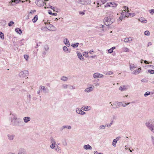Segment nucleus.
Segmentation results:
<instances>
[{
    "instance_id": "41",
    "label": "nucleus",
    "mask_w": 154,
    "mask_h": 154,
    "mask_svg": "<svg viewBox=\"0 0 154 154\" xmlns=\"http://www.w3.org/2000/svg\"><path fill=\"white\" fill-rule=\"evenodd\" d=\"M139 20L142 22H143L144 21H146V20H144V18L143 17H141L139 19Z\"/></svg>"
},
{
    "instance_id": "13",
    "label": "nucleus",
    "mask_w": 154,
    "mask_h": 154,
    "mask_svg": "<svg viewBox=\"0 0 154 154\" xmlns=\"http://www.w3.org/2000/svg\"><path fill=\"white\" fill-rule=\"evenodd\" d=\"M141 71V68H140L138 69L134 70L132 72V74H133L137 75L140 73Z\"/></svg>"
},
{
    "instance_id": "47",
    "label": "nucleus",
    "mask_w": 154,
    "mask_h": 154,
    "mask_svg": "<svg viewBox=\"0 0 154 154\" xmlns=\"http://www.w3.org/2000/svg\"><path fill=\"white\" fill-rule=\"evenodd\" d=\"M44 48L46 51H47L49 49V47L47 45H45L44 47Z\"/></svg>"
},
{
    "instance_id": "37",
    "label": "nucleus",
    "mask_w": 154,
    "mask_h": 154,
    "mask_svg": "<svg viewBox=\"0 0 154 154\" xmlns=\"http://www.w3.org/2000/svg\"><path fill=\"white\" fill-rule=\"evenodd\" d=\"M64 128H67L69 129H70L72 128V127L70 125H63Z\"/></svg>"
},
{
    "instance_id": "25",
    "label": "nucleus",
    "mask_w": 154,
    "mask_h": 154,
    "mask_svg": "<svg viewBox=\"0 0 154 154\" xmlns=\"http://www.w3.org/2000/svg\"><path fill=\"white\" fill-rule=\"evenodd\" d=\"M109 3L111 5V6L112 7H116L118 5V4H117L115 3L114 2H109Z\"/></svg>"
},
{
    "instance_id": "29",
    "label": "nucleus",
    "mask_w": 154,
    "mask_h": 154,
    "mask_svg": "<svg viewBox=\"0 0 154 154\" xmlns=\"http://www.w3.org/2000/svg\"><path fill=\"white\" fill-rule=\"evenodd\" d=\"M85 4H90L91 3V0H84Z\"/></svg>"
},
{
    "instance_id": "45",
    "label": "nucleus",
    "mask_w": 154,
    "mask_h": 154,
    "mask_svg": "<svg viewBox=\"0 0 154 154\" xmlns=\"http://www.w3.org/2000/svg\"><path fill=\"white\" fill-rule=\"evenodd\" d=\"M144 34L146 35H150V32L148 31H146L144 32Z\"/></svg>"
},
{
    "instance_id": "64",
    "label": "nucleus",
    "mask_w": 154,
    "mask_h": 154,
    "mask_svg": "<svg viewBox=\"0 0 154 154\" xmlns=\"http://www.w3.org/2000/svg\"><path fill=\"white\" fill-rule=\"evenodd\" d=\"M24 57L26 60L28 58V56L27 55H24Z\"/></svg>"
},
{
    "instance_id": "54",
    "label": "nucleus",
    "mask_w": 154,
    "mask_h": 154,
    "mask_svg": "<svg viewBox=\"0 0 154 154\" xmlns=\"http://www.w3.org/2000/svg\"><path fill=\"white\" fill-rule=\"evenodd\" d=\"M63 144L64 146H66L67 145V143L65 140H64L63 142Z\"/></svg>"
},
{
    "instance_id": "7",
    "label": "nucleus",
    "mask_w": 154,
    "mask_h": 154,
    "mask_svg": "<svg viewBox=\"0 0 154 154\" xmlns=\"http://www.w3.org/2000/svg\"><path fill=\"white\" fill-rule=\"evenodd\" d=\"M35 3L39 6H43L44 5V3L43 1L42 0H37L36 1Z\"/></svg>"
},
{
    "instance_id": "10",
    "label": "nucleus",
    "mask_w": 154,
    "mask_h": 154,
    "mask_svg": "<svg viewBox=\"0 0 154 154\" xmlns=\"http://www.w3.org/2000/svg\"><path fill=\"white\" fill-rule=\"evenodd\" d=\"M76 112L77 113L82 115H84L85 113V112L82 111L81 109L78 108L76 109Z\"/></svg>"
},
{
    "instance_id": "56",
    "label": "nucleus",
    "mask_w": 154,
    "mask_h": 154,
    "mask_svg": "<svg viewBox=\"0 0 154 154\" xmlns=\"http://www.w3.org/2000/svg\"><path fill=\"white\" fill-rule=\"evenodd\" d=\"M71 46L73 48H75L78 47V45H76V44H72L71 45Z\"/></svg>"
},
{
    "instance_id": "4",
    "label": "nucleus",
    "mask_w": 154,
    "mask_h": 154,
    "mask_svg": "<svg viewBox=\"0 0 154 154\" xmlns=\"http://www.w3.org/2000/svg\"><path fill=\"white\" fill-rule=\"evenodd\" d=\"M29 74V72L27 70H25L22 71L19 73V76L21 77H24L27 76Z\"/></svg>"
},
{
    "instance_id": "62",
    "label": "nucleus",
    "mask_w": 154,
    "mask_h": 154,
    "mask_svg": "<svg viewBox=\"0 0 154 154\" xmlns=\"http://www.w3.org/2000/svg\"><path fill=\"white\" fill-rule=\"evenodd\" d=\"M64 127L63 126L61 128H60V131H62L64 129Z\"/></svg>"
},
{
    "instance_id": "9",
    "label": "nucleus",
    "mask_w": 154,
    "mask_h": 154,
    "mask_svg": "<svg viewBox=\"0 0 154 154\" xmlns=\"http://www.w3.org/2000/svg\"><path fill=\"white\" fill-rule=\"evenodd\" d=\"M11 115V116L10 118L11 119V122H12V120H16L17 119V115L15 114H10Z\"/></svg>"
},
{
    "instance_id": "52",
    "label": "nucleus",
    "mask_w": 154,
    "mask_h": 154,
    "mask_svg": "<svg viewBox=\"0 0 154 154\" xmlns=\"http://www.w3.org/2000/svg\"><path fill=\"white\" fill-rule=\"evenodd\" d=\"M124 9L126 11V10L127 11V12L128 13V12H129V10L128 7L127 6H125L124 7Z\"/></svg>"
},
{
    "instance_id": "42",
    "label": "nucleus",
    "mask_w": 154,
    "mask_h": 154,
    "mask_svg": "<svg viewBox=\"0 0 154 154\" xmlns=\"http://www.w3.org/2000/svg\"><path fill=\"white\" fill-rule=\"evenodd\" d=\"M150 94V93L149 91L146 92L144 94V96L145 97L147 96L148 95Z\"/></svg>"
},
{
    "instance_id": "35",
    "label": "nucleus",
    "mask_w": 154,
    "mask_h": 154,
    "mask_svg": "<svg viewBox=\"0 0 154 154\" xmlns=\"http://www.w3.org/2000/svg\"><path fill=\"white\" fill-rule=\"evenodd\" d=\"M77 2L81 4L85 5V3L84 2V0H78L77 1Z\"/></svg>"
},
{
    "instance_id": "30",
    "label": "nucleus",
    "mask_w": 154,
    "mask_h": 154,
    "mask_svg": "<svg viewBox=\"0 0 154 154\" xmlns=\"http://www.w3.org/2000/svg\"><path fill=\"white\" fill-rule=\"evenodd\" d=\"M117 141V140L116 139H114L113 140L112 143V145L114 146L115 147L116 146V143Z\"/></svg>"
},
{
    "instance_id": "1",
    "label": "nucleus",
    "mask_w": 154,
    "mask_h": 154,
    "mask_svg": "<svg viewBox=\"0 0 154 154\" xmlns=\"http://www.w3.org/2000/svg\"><path fill=\"white\" fill-rule=\"evenodd\" d=\"M11 123L13 126H17L23 127L24 125L23 122L21 119L20 118H17L14 121L12 120Z\"/></svg>"
},
{
    "instance_id": "22",
    "label": "nucleus",
    "mask_w": 154,
    "mask_h": 154,
    "mask_svg": "<svg viewBox=\"0 0 154 154\" xmlns=\"http://www.w3.org/2000/svg\"><path fill=\"white\" fill-rule=\"evenodd\" d=\"M24 40L22 39L21 40L18 41V45L20 46H22L24 45Z\"/></svg>"
},
{
    "instance_id": "18",
    "label": "nucleus",
    "mask_w": 154,
    "mask_h": 154,
    "mask_svg": "<svg viewBox=\"0 0 154 154\" xmlns=\"http://www.w3.org/2000/svg\"><path fill=\"white\" fill-rule=\"evenodd\" d=\"M54 149L57 152L60 153H61V150L60 148L57 145V147H56Z\"/></svg>"
},
{
    "instance_id": "28",
    "label": "nucleus",
    "mask_w": 154,
    "mask_h": 154,
    "mask_svg": "<svg viewBox=\"0 0 154 154\" xmlns=\"http://www.w3.org/2000/svg\"><path fill=\"white\" fill-rule=\"evenodd\" d=\"M56 144L52 143L50 145V147L52 149H54L56 147V145L57 146Z\"/></svg>"
},
{
    "instance_id": "55",
    "label": "nucleus",
    "mask_w": 154,
    "mask_h": 154,
    "mask_svg": "<svg viewBox=\"0 0 154 154\" xmlns=\"http://www.w3.org/2000/svg\"><path fill=\"white\" fill-rule=\"evenodd\" d=\"M113 50H112L111 48L108 50V52L109 53H112L113 52Z\"/></svg>"
},
{
    "instance_id": "23",
    "label": "nucleus",
    "mask_w": 154,
    "mask_h": 154,
    "mask_svg": "<svg viewBox=\"0 0 154 154\" xmlns=\"http://www.w3.org/2000/svg\"><path fill=\"white\" fill-rule=\"evenodd\" d=\"M100 73L97 72L95 73L93 75V77L94 78H99L100 76Z\"/></svg>"
},
{
    "instance_id": "20",
    "label": "nucleus",
    "mask_w": 154,
    "mask_h": 154,
    "mask_svg": "<svg viewBox=\"0 0 154 154\" xmlns=\"http://www.w3.org/2000/svg\"><path fill=\"white\" fill-rule=\"evenodd\" d=\"M15 31L17 33L19 34H20L22 33V31L19 28H17L15 29Z\"/></svg>"
},
{
    "instance_id": "32",
    "label": "nucleus",
    "mask_w": 154,
    "mask_h": 154,
    "mask_svg": "<svg viewBox=\"0 0 154 154\" xmlns=\"http://www.w3.org/2000/svg\"><path fill=\"white\" fill-rule=\"evenodd\" d=\"M69 86V85H67L66 84H63L62 85V88L63 89H67L68 88Z\"/></svg>"
},
{
    "instance_id": "49",
    "label": "nucleus",
    "mask_w": 154,
    "mask_h": 154,
    "mask_svg": "<svg viewBox=\"0 0 154 154\" xmlns=\"http://www.w3.org/2000/svg\"><path fill=\"white\" fill-rule=\"evenodd\" d=\"M14 23L13 21H10V23H8V25L9 26H12V24H13Z\"/></svg>"
},
{
    "instance_id": "19",
    "label": "nucleus",
    "mask_w": 154,
    "mask_h": 154,
    "mask_svg": "<svg viewBox=\"0 0 154 154\" xmlns=\"http://www.w3.org/2000/svg\"><path fill=\"white\" fill-rule=\"evenodd\" d=\"M63 50L66 53H69L70 52V51H69L68 48L66 46L63 47Z\"/></svg>"
},
{
    "instance_id": "31",
    "label": "nucleus",
    "mask_w": 154,
    "mask_h": 154,
    "mask_svg": "<svg viewBox=\"0 0 154 154\" xmlns=\"http://www.w3.org/2000/svg\"><path fill=\"white\" fill-rule=\"evenodd\" d=\"M50 140L51 142L52 143H56V141L53 138V137H51L50 138Z\"/></svg>"
},
{
    "instance_id": "34",
    "label": "nucleus",
    "mask_w": 154,
    "mask_h": 154,
    "mask_svg": "<svg viewBox=\"0 0 154 154\" xmlns=\"http://www.w3.org/2000/svg\"><path fill=\"white\" fill-rule=\"evenodd\" d=\"M48 13L49 14L52 15L56 16L57 15V14L56 13H52V12L51 11L48 10Z\"/></svg>"
},
{
    "instance_id": "8",
    "label": "nucleus",
    "mask_w": 154,
    "mask_h": 154,
    "mask_svg": "<svg viewBox=\"0 0 154 154\" xmlns=\"http://www.w3.org/2000/svg\"><path fill=\"white\" fill-rule=\"evenodd\" d=\"M94 86L93 85L91 87L87 88L84 91L85 92L89 93L92 91L94 90Z\"/></svg>"
},
{
    "instance_id": "46",
    "label": "nucleus",
    "mask_w": 154,
    "mask_h": 154,
    "mask_svg": "<svg viewBox=\"0 0 154 154\" xmlns=\"http://www.w3.org/2000/svg\"><path fill=\"white\" fill-rule=\"evenodd\" d=\"M148 72L152 74H154V70H152V69L149 70V69L148 70Z\"/></svg>"
},
{
    "instance_id": "40",
    "label": "nucleus",
    "mask_w": 154,
    "mask_h": 154,
    "mask_svg": "<svg viewBox=\"0 0 154 154\" xmlns=\"http://www.w3.org/2000/svg\"><path fill=\"white\" fill-rule=\"evenodd\" d=\"M123 50L124 52H127L129 51V49L127 48H123Z\"/></svg>"
},
{
    "instance_id": "24",
    "label": "nucleus",
    "mask_w": 154,
    "mask_h": 154,
    "mask_svg": "<svg viewBox=\"0 0 154 154\" xmlns=\"http://www.w3.org/2000/svg\"><path fill=\"white\" fill-rule=\"evenodd\" d=\"M38 20V16L37 15L35 16L32 19V21L33 23H35Z\"/></svg>"
},
{
    "instance_id": "26",
    "label": "nucleus",
    "mask_w": 154,
    "mask_h": 154,
    "mask_svg": "<svg viewBox=\"0 0 154 154\" xmlns=\"http://www.w3.org/2000/svg\"><path fill=\"white\" fill-rule=\"evenodd\" d=\"M130 40H131V41L132 40V39H131V37L126 38L125 39L124 42H128Z\"/></svg>"
},
{
    "instance_id": "44",
    "label": "nucleus",
    "mask_w": 154,
    "mask_h": 154,
    "mask_svg": "<svg viewBox=\"0 0 154 154\" xmlns=\"http://www.w3.org/2000/svg\"><path fill=\"white\" fill-rule=\"evenodd\" d=\"M130 102H128V103H125V104H123V103H121L122 104V106L123 107H126L127 105H129V104H130Z\"/></svg>"
},
{
    "instance_id": "15",
    "label": "nucleus",
    "mask_w": 154,
    "mask_h": 154,
    "mask_svg": "<svg viewBox=\"0 0 154 154\" xmlns=\"http://www.w3.org/2000/svg\"><path fill=\"white\" fill-rule=\"evenodd\" d=\"M31 118L29 117H25L23 118V120L24 122L27 123L30 120Z\"/></svg>"
},
{
    "instance_id": "48",
    "label": "nucleus",
    "mask_w": 154,
    "mask_h": 154,
    "mask_svg": "<svg viewBox=\"0 0 154 154\" xmlns=\"http://www.w3.org/2000/svg\"><path fill=\"white\" fill-rule=\"evenodd\" d=\"M111 5L109 3H107L105 5H104V7L105 8L107 7H111Z\"/></svg>"
},
{
    "instance_id": "58",
    "label": "nucleus",
    "mask_w": 154,
    "mask_h": 154,
    "mask_svg": "<svg viewBox=\"0 0 154 154\" xmlns=\"http://www.w3.org/2000/svg\"><path fill=\"white\" fill-rule=\"evenodd\" d=\"M44 21H45V24H47L48 23H50V21L49 20H48L47 22H46L45 20H44Z\"/></svg>"
},
{
    "instance_id": "63",
    "label": "nucleus",
    "mask_w": 154,
    "mask_h": 154,
    "mask_svg": "<svg viewBox=\"0 0 154 154\" xmlns=\"http://www.w3.org/2000/svg\"><path fill=\"white\" fill-rule=\"evenodd\" d=\"M97 5H99L100 6H101V5H102L101 2L100 1V0L99 1L97 2Z\"/></svg>"
},
{
    "instance_id": "61",
    "label": "nucleus",
    "mask_w": 154,
    "mask_h": 154,
    "mask_svg": "<svg viewBox=\"0 0 154 154\" xmlns=\"http://www.w3.org/2000/svg\"><path fill=\"white\" fill-rule=\"evenodd\" d=\"M64 127L63 126L61 128H60V131H62L64 129Z\"/></svg>"
},
{
    "instance_id": "12",
    "label": "nucleus",
    "mask_w": 154,
    "mask_h": 154,
    "mask_svg": "<svg viewBox=\"0 0 154 154\" xmlns=\"http://www.w3.org/2000/svg\"><path fill=\"white\" fill-rule=\"evenodd\" d=\"M119 103H122V102H115L113 103V104H111V105L113 106V108L116 109L118 108L117 104Z\"/></svg>"
},
{
    "instance_id": "2",
    "label": "nucleus",
    "mask_w": 154,
    "mask_h": 154,
    "mask_svg": "<svg viewBox=\"0 0 154 154\" xmlns=\"http://www.w3.org/2000/svg\"><path fill=\"white\" fill-rule=\"evenodd\" d=\"M114 21V19L110 15L105 17L103 20V22L107 26L111 24Z\"/></svg>"
},
{
    "instance_id": "17",
    "label": "nucleus",
    "mask_w": 154,
    "mask_h": 154,
    "mask_svg": "<svg viewBox=\"0 0 154 154\" xmlns=\"http://www.w3.org/2000/svg\"><path fill=\"white\" fill-rule=\"evenodd\" d=\"M83 148L84 149L86 150L90 149L91 150L92 149V147L91 146L87 144L86 145H85L84 146Z\"/></svg>"
},
{
    "instance_id": "36",
    "label": "nucleus",
    "mask_w": 154,
    "mask_h": 154,
    "mask_svg": "<svg viewBox=\"0 0 154 154\" xmlns=\"http://www.w3.org/2000/svg\"><path fill=\"white\" fill-rule=\"evenodd\" d=\"M130 69L132 71L134 69L136 68V67L134 66V64H133L132 65H130Z\"/></svg>"
},
{
    "instance_id": "21",
    "label": "nucleus",
    "mask_w": 154,
    "mask_h": 154,
    "mask_svg": "<svg viewBox=\"0 0 154 154\" xmlns=\"http://www.w3.org/2000/svg\"><path fill=\"white\" fill-rule=\"evenodd\" d=\"M77 55L78 57L79 58L80 60H81L82 59L83 60L84 59V58L83 57V56L81 53L80 52H77Z\"/></svg>"
},
{
    "instance_id": "11",
    "label": "nucleus",
    "mask_w": 154,
    "mask_h": 154,
    "mask_svg": "<svg viewBox=\"0 0 154 154\" xmlns=\"http://www.w3.org/2000/svg\"><path fill=\"white\" fill-rule=\"evenodd\" d=\"M41 89L45 93H48L49 92V90L47 88H45L44 86H41Z\"/></svg>"
},
{
    "instance_id": "39",
    "label": "nucleus",
    "mask_w": 154,
    "mask_h": 154,
    "mask_svg": "<svg viewBox=\"0 0 154 154\" xmlns=\"http://www.w3.org/2000/svg\"><path fill=\"white\" fill-rule=\"evenodd\" d=\"M106 128V126L104 125H101L99 126V129H104Z\"/></svg>"
},
{
    "instance_id": "14",
    "label": "nucleus",
    "mask_w": 154,
    "mask_h": 154,
    "mask_svg": "<svg viewBox=\"0 0 154 154\" xmlns=\"http://www.w3.org/2000/svg\"><path fill=\"white\" fill-rule=\"evenodd\" d=\"M7 136L8 139L9 140H13L15 137V135L14 134H8L7 135Z\"/></svg>"
},
{
    "instance_id": "60",
    "label": "nucleus",
    "mask_w": 154,
    "mask_h": 154,
    "mask_svg": "<svg viewBox=\"0 0 154 154\" xmlns=\"http://www.w3.org/2000/svg\"><path fill=\"white\" fill-rule=\"evenodd\" d=\"M94 154H103V153L101 152H98L97 151H95L94 152Z\"/></svg>"
},
{
    "instance_id": "57",
    "label": "nucleus",
    "mask_w": 154,
    "mask_h": 154,
    "mask_svg": "<svg viewBox=\"0 0 154 154\" xmlns=\"http://www.w3.org/2000/svg\"><path fill=\"white\" fill-rule=\"evenodd\" d=\"M106 127L109 128L111 126L110 124H106L105 125Z\"/></svg>"
},
{
    "instance_id": "53",
    "label": "nucleus",
    "mask_w": 154,
    "mask_h": 154,
    "mask_svg": "<svg viewBox=\"0 0 154 154\" xmlns=\"http://www.w3.org/2000/svg\"><path fill=\"white\" fill-rule=\"evenodd\" d=\"M68 88L71 89H74L75 88V87H74L73 86L71 85H69Z\"/></svg>"
},
{
    "instance_id": "33",
    "label": "nucleus",
    "mask_w": 154,
    "mask_h": 154,
    "mask_svg": "<svg viewBox=\"0 0 154 154\" xmlns=\"http://www.w3.org/2000/svg\"><path fill=\"white\" fill-rule=\"evenodd\" d=\"M88 106H87V107L86 106H82L81 109L83 110L84 111H87V110H89V109H88Z\"/></svg>"
},
{
    "instance_id": "51",
    "label": "nucleus",
    "mask_w": 154,
    "mask_h": 154,
    "mask_svg": "<svg viewBox=\"0 0 154 154\" xmlns=\"http://www.w3.org/2000/svg\"><path fill=\"white\" fill-rule=\"evenodd\" d=\"M141 81L143 82H147L148 80L145 79H143L141 80Z\"/></svg>"
},
{
    "instance_id": "3",
    "label": "nucleus",
    "mask_w": 154,
    "mask_h": 154,
    "mask_svg": "<svg viewBox=\"0 0 154 154\" xmlns=\"http://www.w3.org/2000/svg\"><path fill=\"white\" fill-rule=\"evenodd\" d=\"M146 126L154 133V120H150L145 124Z\"/></svg>"
},
{
    "instance_id": "27",
    "label": "nucleus",
    "mask_w": 154,
    "mask_h": 154,
    "mask_svg": "<svg viewBox=\"0 0 154 154\" xmlns=\"http://www.w3.org/2000/svg\"><path fill=\"white\" fill-rule=\"evenodd\" d=\"M60 79L61 80L64 81H66L68 80V78L67 77H65V76H63Z\"/></svg>"
},
{
    "instance_id": "50",
    "label": "nucleus",
    "mask_w": 154,
    "mask_h": 154,
    "mask_svg": "<svg viewBox=\"0 0 154 154\" xmlns=\"http://www.w3.org/2000/svg\"><path fill=\"white\" fill-rule=\"evenodd\" d=\"M107 1V0H100V1L101 2L102 4H104Z\"/></svg>"
},
{
    "instance_id": "59",
    "label": "nucleus",
    "mask_w": 154,
    "mask_h": 154,
    "mask_svg": "<svg viewBox=\"0 0 154 154\" xmlns=\"http://www.w3.org/2000/svg\"><path fill=\"white\" fill-rule=\"evenodd\" d=\"M149 11V12L151 14H152L153 13H154V9L150 10Z\"/></svg>"
},
{
    "instance_id": "43",
    "label": "nucleus",
    "mask_w": 154,
    "mask_h": 154,
    "mask_svg": "<svg viewBox=\"0 0 154 154\" xmlns=\"http://www.w3.org/2000/svg\"><path fill=\"white\" fill-rule=\"evenodd\" d=\"M0 37L2 39H4V34L1 32L0 31Z\"/></svg>"
},
{
    "instance_id": "38",
    "label": "nucleus",
    "mask_w": 154,
    "mask_h": 154,
    "mask_svg": "<svg viewBox=\"0 0 154 154\" xmlns=\"http://www.w3.org/2000/svg\"><path fill=\"white\" fill-rule=\"evenodd\" d=\"M21 0H12L11 2H14L16 4L19 3L20 2H21Z\"/></svg>"
},
{
    "instance_id": "5",
    "label": "nucleus",
    "mask_w": 154,
    "mask_h": 154,
    "mask_svg": "<svg viewBox=\"0 0 154 154\" xmlns=\"http://www.w3.org/2000/svg\"><path fill=\"white\" fill-rule=\"evenodd\" d=\"M46 27L47 28L48 30L50 31H55L57 29L52 24H50L48 26V27L46 26Z\"/></svg>"
},
{
    "instance_id": "6",
    "label": "nucleus",
    "mask_w": 154,
    "mask_h": 154,
    "mask_svg": "<svg viewBox=\"0 0 154 154\" xmlns=\"http://www.w3.org/2000/svg\"><path fill=\"white\" fill-rule=\"evenodd\" d=\"M128 85H123L120 86L119 88V90L121 91H125L128 89Z\"/></svg>"
},
{
    "instance_id": "16",
    "label": "nucleus",
    "mask_w": 154,
    "mask_h": 154,
    "mask_svg": "<svg viewBox=\"0 0 154 154\" xmlns=\"http://www.w3.org/2000/svg\"><path fill=\"white\" fill-rule=\"evenodd\" d=\"M63 42L67 46L69 47L70 46V43L67 38H66L64 40Z\"/></svg>"
}]
</instances>
